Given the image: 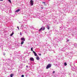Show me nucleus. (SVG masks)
<instances>
[{"label": "nucleus", "instance_id": "obj_1", "mask_svg": "<svg viewBox=\"0 0 77 77\" xmlns=\"http://www.w3.org/2000/svg\"><path fill=\"white\" fill-rule=\"evenodd\" d=\"M45 28L44 26H42L38 30V32H41V31L44 30Z\"/></svg>", "mask_w": 77, "mask_h": 77}, {"label": "nucleus", "instance_id": "obj_2", "mask_svg": "<svg viewBox=\"0 0 77 77\" xmlns=\"http://www.w3.org/2000/svg\"><path fill=\"white\" fill-rule=\"evenodd\" d=\"M51 66V64H48L46 67V69H48L49 68H50Z\"/></svg>", "mask_w": 77, "mask_h": 77}, {"label": "nucleus", "instance_id": "obj_3", "mask_svg": "<svg viewBox=\"0 0 77 77\" xmlns=\"http://www.w3.org/2000/svg\"><path fill=\"white\" fill-rule=\"evenodd\" d=\"M55 40L57 42H59L60 40V38L59 37H57V38L55 39Z\"/></svg>", "mask_w": 77, "mask_h": 77}, {"label": "nucleus", "instance_id": "obj_4", "mask_svg": "<svg viewBox=\"0 0 77 77\" xmlns=\"http://www.w3.org/2000/svg\"><path fill=\"white\" fill-rule=\"evenodd\" d=\"M33 1L32 0H31L30 1V4L31 5V6H33Z\"/></svg>", "mask_w": 77, "mask_h": 77}, {"label": "nucleus", "instance_id": "obj_5", "mask_svg": "<svg viewBox=\"0 0 77 77\" xmlns=\"http://www.w3.org/2000/svg\"><path fill=\"white\" fill-rule=\"evenodd\" d=\"M63 9L64 12H68L69 11V9L68 8H64Z\"/></svg>", "mask_w": 77, "mask_h": 77}, {"label": "nucleus", "instance_id": "obj_6", "mask_svg": "<svg viewBox=\"0 0 77 77\" xmlns=\"http://www.w3.org/2000/svg\"><path fill=\"white\" fill-rule=\"evenodd\" d=\"M23 20L25 21H27V18L26 17H23Z\"/></svg>", "mask_w": 77, "mask_h": 77}, {"label": "nucleus", "instance_id": "obj_7", "mask_svg": "<svg viewBox=\"0 0 77 77\" xmlns=\"http://www.w3.org/2000/svg\"><path fill=\"white\" fill-rule=\"evenodd\" d=\"M21 41H24V42L25 41V38L23 37H22L21 38Z\"/></svg>", "mask_w": 77, "mask_h": 77}, {"label": "nucleus", "instance_id": "obj_8", "mask_svg": "<svg viewBox=\"0 0 77 77\" xmlns=\"http://www.w3.org/2000/svg\"><path fill=\"white\" fill-rule=\"evenodd\" d=\"M30 60L31 61H34V58H33V57H30Z\"/></svg>", "mask_w": 77, "mask_h": 77}, {"label": "nucleus", "instance_id": "obj_9", "mask_svg": "<svg viewBox=\"0 0 77 77\" xmlns=\"http://www.w3.org/2000/svg\"><path fill=\"white\" fill-rule=\"evenodd\" d=\"M46 28H47V29H48L49 30V29H50V26H48V25H47V26H46Z\"/></svg>", "mask_w": 77, "mask_h": 77}, {"label": "nucleus", "instance_id": "obj_10", "mask_svg": "<svg viewBox=\"0 0 77 77\" xmlns=\"http://www.w3.org/2000/svg\"><path fill=\"white\" fill-rule=\"evenodd\" d=\"M28 75H29V74H28V73H27V72H26L25 73V76L26 77H27V76H28Z\"/></svg>", "mask_w": 77, "mask_h": 77}, {"label": "nucleus", "instance_id": "obj_11", "mask_svg": "<svg viewBox=\"0 0 77 77\" xmlns=\"http://www.w3.org/2000/svg\"><path fill=\"white\" fill-rule=\"evenodd\" d=\"M20 11V9H18L16 11H15V12H18Z\"/></svg>", "mask_w": 77, "mask_h": 77}, {"label": "nucleus", "instance_id": "obj_12", "mask_svg": "<svg viewBox=\"0 0 77 77\" xmlns=\"http://www.w3.org/2000/svg\"><path fill=\"white\" fill-rule=\"evenodd\" d=\"M14 32H12V33L11 34L10 36H12V35H14Z\"/></svg>", "mask_w": 77, "mask_h": 77}, {"label": "nucleus", "instance_id": "obj_13", "mask_svg": "<svg viewBox=\"0 0 77 77\" xmlns=\"http://www.w3.org/2000/svg\"><path fill=\"white\" fill-rule=\"evenodd\" d=\"M24 41H22L21 42V43H20V44L21 45H23V44H24Z\"/></svg>", "mask_w": 77, "mask_h": 77}, {"label": "nucleus", "instance_id": "obj_14", "mask_svg": "<svg viewBox=\"0 0 77 77\" xmlns=\"http://www.w3.org/2000/svg\"><path fill=\"white\" fill-rule=\"evenodd\" d=\"M16 57H17L15 55H14V56L13 57V59H14V60L16 59Z\"/></svg>", "mask_w": 77, "mask_h": 77}, {"label": "nucleus", "instance_id": "obj_15", "mask_svg": "<svg viewBox=\"0 0 77 77\" xmlns=\"http://www.w3.org/2000/svg\"><path fill=\"white\" fill-rule=\"evenodd\" d=\"M13 76H14V74H11L10 75V77H13Z\"/></svg>", "mask_w": 77, "mask_h": 77}, {"label": "nucleus", "instance_id": "obj_16", "mask_svg": "<svg viewBox=\"0 0 77 77\" xmlns=\"http://www.w3.org/2000/svg\"><path fill=\"white\" fill-rule=\"evenodd\" d=\"M65 66H66L67 65V64L65 62L64 63Z\"/></svg>", "mask_w": 77, "mask_h": 77}, {"label": "nucleus", "instance_id": "obj_17", "mask_svg": "<svg viewBox=\"0 0 77 77\" xmlns=\"http://www.w3.org/2000/svg\"><path fill=\"white\" fill-rule=\"evenodd\" d=\"M74 45L75 47H77V44L75 43Z\"/></svg>", "mask_w": 77, "mask_h": 77}, {"label": "nucleus", "instance_id": "obj_18", "mask_svg": "<svg viewBox=\"0 0 77 77\" xmlns=\"http://www.w3.org/2000/svg\"><path fill=\"white\" fill-rule=\"evenodd\" d=\"M31 51H33V48H32L31 49Z\"/></svg>", "mask_w": 77, "mask_h": 77}, {"label": "nucleus", "instance_id": "obj_19", "mask_svg": "<svg viewBox=\"0 0 77 77\" xmlns=\"http://www.w3.org/2000/svg\"><path fill=\"white\" fill-rule=\"evenodd\" d=\"M34 55L35 56H37V54H36V53H35V54H34Z\"/></svg>", "mask_w": 77, "mask_h": 77}, {"label": "nucleus", "instance_id": "obj_20", "mask_svg": "<svg viewBox=\"0 0 77 77\" xmlns=\"http://www.w3.org/2000/svg\"><path fill=\"white\" fill-rule=\"evenodd\" d=\"M37 60H39V57H37L36 58Z\"/></svg>", "mask_w": 77, "mask_h": 77}, {"label": "nucleus", "instance_id": "obj_21", "mask_svg": "<svg viewBox=\"0 0 77 77\" xmlns=\"http://www.w3.org/2000/svg\"><path fill=\"white\" fill-rule=\"evenodd\" d=\"M75 74H73L72 75V77H75Z\"/></svg>", "mask_w": 77, "mask_h": 77}, {"label": "nucleus", "instance_id": "obj_22", "mask_svg": "<svg viewBox=\"0 0 77 77\" xmlns=\"http://www.w3.org/2000/svg\"><path fill=\"white\" fill-rule=\"evenodd\" d=\"M42 3H44V4H45L44 5H46V4H45V2H43Z\"/></svg>", "mask_w": 77, "mask_h": 77}, {"label": "nucleus", "instance_id": "obj_23", "mask_svg": "<svg viewBox=\"0 0 77 77\" xmlns=\"http://www.w3.org/2000/svg\"><path fill=\"white\" fill-rule=\"evenodd\" d=\"M53 74H54L55 73V71H53Z\"/></svg>", "mask_w": 77, "mask_h": 77}, {"label": "nucleus", "instance_id": "obj_24", "mask_svg": "<svg viewBox=\"0 0 77 77\" xmlns=\"http://www.w3.org/2000/svg\"><path fill=\"white\" fill-rule=\"evenodd\" d=\"M8 2H9L10 3H11V0H8Z\"/></svg>", "mask_w": 77, "mask_h": 77}, {"label": "nucleus", "instance_id": "obj_25", "mask_svg": "<svg viewBox=\"0 0 77 77\" xmlns=\"http://www.w3.org/2000/svg\"><path fill=\"white\" fill-rule=\"evenodd\" d=\"M32 51L34 54H35L36 53V52H35V51Z\"/></svg>", "mask_w": 77, "mask_h": 77}, {"label": "nucleus", "instance_id": "obj_26", "mask_svg": "<svg viewBox=\"0 0 77 77\" xmlns=\"http://www.w3.org/2000/svg\"><path fill=\"white\" fill-rule=\"evenodd\" d=\"M17 28L18 29V30H20V29H19V27L17 26Z\"/></svg>", "mask_w": 77, "mask_h": 77}, {"label": "nucleus", "instance_id": "obj_27", "mask_svg": "<svg viewBox=\"0 0 77 77\" xmlns=\"http://www.w3.org/2000/svg\"><path fill=\"white\" fill-rule=\"evenodd\" d=\"M21 77H24V75H22Z\"/></svg>", "mask_w": 77, "mask_h": 77}, {"label": "nucleus", "instance_id": "obj_28", "mask_svg": "<svg viewBox=\"0 0 77 77\" xmlns=\"http://www.w3.org/2000/svg\"><path fill=\"white\" fill-rule=\"evenodd\" d=\"M20 35H22L21 34V32H20Z\"/></svg>", "mask_w": 77, "mask_h": 77}, {"label": "nucleus", "instance_id": "obj_29", "mask_svg": "<svg viewBox=\"0 0 77 77\" xmlns=\"http://www.w3.org/2000/svg\"><path fill=\"white\" fill-rule=\"evenodd\" d=\"M39 56H41V54H39Z\"/></svg>", "mask_w": 77, "mask_h": 77}, {"label": "nucleus", "instance_id": "obj_30", "mask_svg": "<svg viewBox=\"0 0 77 77\" xmlns=\"http://www.w3.org/2000/svg\"><path fill=\"white\" fill-rule=\"evenodd\" d=\"M69 41V40H67V42H68V41Z\"/></svg>", "mask_w": 77, "mask_h": 77}, {"label": "nucleus", "instance_id": "obj_31", "mask_svg": "<svg viewBox=\"0 0 77 77\" xmlns=\"http://www.w3.org/2000/svg\"><path fill=\"white\" fill-rule=\"evenodd\" d=\"M16 52H14V54H16Z\"/></svg>", "mask_w": 77, "mask_h": 77}, {"label": "nucleus", "instance_id": "obj_32", "mask_svg": "<svg viewBox=\"0 0 77 77\" xmlns=\"http://www.w3.org/2000/svg\"><path fill=\"white\" fill-rule=\"evenodd\" d=\"M41 8L42 9H44V8H43V7H41Z\"/></svg>", "mask_w": 77, "mask_h": 77}, {"label": "nucleus", "instance_id": "obj_33", "mask_svg": "<svg viewBox=\"0 0 77 77\" xmlns=\"http://www.w3.org/2000/svg\"><path fill=\"white\" fill-rule=\"evenodd\" d=\"M26 67H27V68H28V66H26Z\"/></svg>", "mask_w": 77, "mask_h": 77}, {"label": "nucleus", "instance_id": "obj_34", "mask_svg": "<svg viewBox=\"0 0 77 77\" xmlns=\"http://www.w3.org/2000/svg\"><path fill=\"white\" fill-rule=\"evenodd\" d=\"M3 0H0V1H3Z\"/></svg>", "mask_w": 77, "mask_h": 77}, {"label": "nucleus", "instance_id": "obj_35", "mask_svg": "<svg viewBox=\"0 0 77 77\" xmlns=\"http://www.w3.org/2000/svg\"><path fill=\"white\" fill-rule=\"evenodd\" d=\"M3 55H4V56H5V54H3Z\"/></svg>", "mask_w": 77, "mask_h": 77}, {"label": "nucleus", "instance_id": "obj_36", "mask_svg": "<svg viewBox=\"0 0 77 77\" xmlns=\"http://www.w3.org/2000/svg\"><path fill=\"white\" fill-rule=\"evenodd\" d=\"M49 51H51V50H49Z\"/></svg>", "mask_w": 77, "mask_h": 77}, {"label": "nucleus", "instance_id": "obj_37", "mask_svg": "<svg viewBox=\"0 0 77 77\" xmlns=\"http://www.w3.org/2000/svg\"><path fill=\"white\" fill-rule=\"evenodd\" d=\"M26 26V27H27V26H26H26Z\"/></svg>", "mask_w": 77, "mask_h": 77}, {"label": "nucleus", "instance_id": "obj_38", "mask_svg": "<svg viewBox=\"0 0 77 77\" xmlns=\"http://www.w3.org/2000/svg\"><path fill=\"white\" fill-rule=\"evenodd\" d=\"M11 55H12V54H11Z\"/></svg>", "mask_w": 77, "mask_h": 77}, {"label": "nucleus", "instance_id": "obj_39", "mask_svg": "<svg viewBox=\"0 0 77 77\" xmlns=\"http://www.w3.org/2000/svg\"><path fill=\"white\" fill-rule=\"evenodd\" d=\"M8 60H10V59H8Z\"/></svg>", "mask_w": 77, "mask_h": 77}, {"label": "nucleus", "instance_id": "obj_40", "mask_svg": "<svg viewBox=\"0 0 77 77\" xmlns=\"http://www.w3.org/2000/svg\"><path fill=\"white\" fill-rule=\"evenodd\" d=\"M56 77V76H55V77Z\"/></svg>", "mask_w": 77, "mask_h": 77}, {"label": "nucleus", "instance_id": "obj_41", "mask_svg": "<svg viewBox=\"0 0 77 77\" xmlns=\"http://www.w3.org/2000/svg\"><path fill=\"white\" fill-rule=\"evenodd\" d=\"M10 11H11V9H10Z\"/></svg>", "mask_w": 77, "mask_h": 77}]
</instances>
